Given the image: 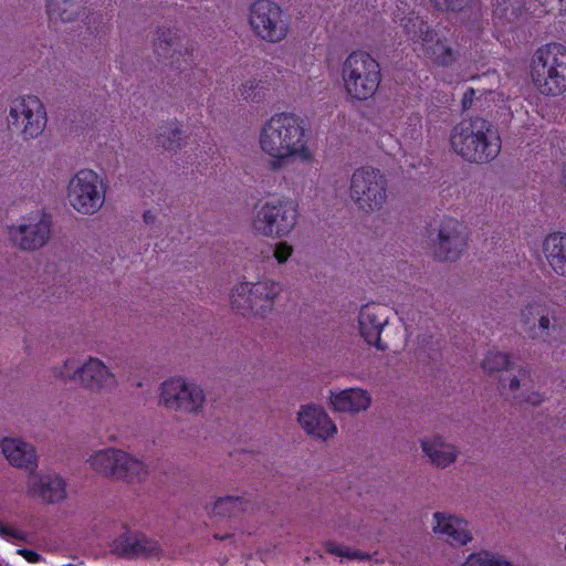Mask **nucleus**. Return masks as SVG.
Masks as SVG:
<instances>
[{"label":"nucleus","instance_id":"f257e3e1","mask_svg":"<svg viewBox=\"0 0 566 566\" xmlns=\"http://www.w3.org/2000/svg\"><path fill=\"white\" fill-rule=\"evenodd\" d=\"M258 145L272 171L294 163L312 165L316 158L311 130L305 120L293 113H277L265 120L259 130Z\"/></svg>","mask_w":566,"mask_h":566},{"label":"nucleus","instance_id":"f03ea898","mask_svg":"<svg viewBox=\"0 0 566 566\" xmlns=\"http://www.w3.org/2000/svg\"><path fill=\"white\" fill-rule=\"evenodd\" d=\"M450 146L467 161L484 164L500 154L501 138L490 122L474 117L462 119L451 129Z\"/></svg>","mask_w":566,"mask_h":566},{"label":"nucleus","instance_id":"7ed1b4c3","mask_svg":"<svg viewBox=\"0 0 566 566\" xmlns=\"http://www.w3.org/2000/svg\"><path fill=\"white\" fill-rule=\"evenodd\" d=\"M50 373L60 381L76 384L95 395L111 394L119 386V379L111 366L92 355L83 359L76 356L66 357L52 366Z\"/></svg>","mask_w":566,"mask_h":566},{"label":"nucleus","instance_id":"20e7f679","mask_svg":"<svg viewBox=\"0 0 566 566\" xmlns=\"http://www.w3.org/2000/svg\"><path fill=\"white\" fill-rule=\"evenodd\" d=\"M300 218L298 202L283 195H273L254 205L251 231L262 238L282 239L296 228Z\"/></svg>","mask_w":566,"mask_h":566},{"label":"nucleus","instance_id":"39448f33","mask_svg":"<svg viewBox=\"0 0 566 566\" xmlns=\"http://www.w3.org/2000/svg\"><path fill=\"white\" fill-rule=\"evenodd\" d=\"M343 87L352 101H367L378 91L381 82L380 65L365 51L352 52L340 70Z\"/></svg>","mask_w":566,"mask_h":566},{"label":"nucleus","instance_id":"423d86ee","mask_svg":"<svg viewBox=\"0 0 566 566\" xmlns=\"http://www.w3.org/2000/svg\"><path fill=\"white\" fill-rule=\"evenodd\" d=\"M531 77L537 91L557 96L566 91V48L549 43L537 49L532 57Z\"/></svg>","mask_w":566,"mask_h":566},{"label":"nucleus","instance_id":"0eeeda50","mask_svg":"<svg viewBox=\"0 0 566 566\" xmlns=\"http://www.w3.org/2000/svg\"><path fill=\"white\" fill-rule=\"evenodd\" d=\"M282 292L283 284L270 277L256 282H241L232 287L230 304L243 315L266 317L273 312Z\"/></svg>","mask_w":566,"mask_h":566},{"label":"nucleus","instance_id":"6e6552de","mask_svg":"<svg viewBox=\"0 0 566 566\" xmlns=\"http://www.w3.org/2000/svg\"><path fill=\"white\" fill-rule=\"evenodd\" d=\"M402 28L409 39L418 45L419 55L428 63L448 67L457 61L458 52L420 17H406L402 20Z\"/></svg>","mask_w":566,"mask_h":566},{"label":"nucleus","instance_id":"1a4fd4ad","mask_svg":"<svg viewBox=\"0 0 566 566\" xmlns=\"http://www.w3.org/2000/svg\"><path fill=\"white\" fill-rule=\"evenodd\" d=\"M349 198L366 214L380 211L388 199L386 176L370 166L357 168L350 177Z\"/></svg>","mask_w":566,"mask_h":566},{"label":"nucleus","instance_id":"9d476101","mask_svg":"<svg viewBox=\"0 0 566 566\" xmlns=\"http://www.w3.org/2000/svg\"><path fill=\"white\" fill-rule=\"evenodd\" d=\"M206 405L203 389L181 377L163 381L158 389V406L180 415H199Z\"/></svg>","mask_w":566,"mask_h":566},{"label":"nucleus","instance_id":"9b49d317","mask_svg":"<svg viewBox=\"0 0 566 566\" xmlns=\"http://www.w3.org/2000/svg\"><path fill=\"white\" fill-rule=\"evenodd\" d=\"M105 184L92 169L77 171L67 184V201L81 214L91 216L99 211L105 203Z\"/></svg>","mask_w":566,"mask_h":566},{"label":"nucleus","instance_id":"f8f14e48","mask_svg":"<svg viewBox=\"0 0 566 566\" xmlns=\"http://www.w3.org/2000/svg\"><path fill=\"white\" fill-rule=\"evenodd\" d=\"M249 25L253 34L268 43L283 41L290 30V19L283 9L271 0H256L250 6Z\"/></svg>","mask_w":566,"mask_h":566},{"label":"nucleus","instance_id":"ddd939ff","mask_svg":"<svg viewBox=\"0 0 566 566\" xmlns=\"http://www.w3.org/2000/svg\"><path fill=\"white\" fill-rule=\"evenodd\" d=\"M8 125L18 132L24 140L39 137L48 123L46 109L34 95L13 98L9 106Z\"/></svg>","mask_w":566,"mask_h":566},{"label":"nucleus","instance_id":"4468645a","mask_svg":"<svg viewBox=\"0 0 566 566\" xmlns=\"http://www.w3.org/2000/svg\"><path fill=\"white\" fill-rule=\"evenodd\" d=\"M429 243L438 260L457 261L468 245L465 227L455 218L443 217L432 226Z\"/></svg>","mask_w":566,"mask_h":566},{"label":"nucleus","instance_id":"2eb2a0df","mask_svg":"<svg viewBox=\"0 0 566 566\" xmlns=\"http://www.w3.org/2000/svg\"><path fill=\"white\" fill-rule=\"evenodd\" d=\"M558 322L557 310L544 297H535L522 305L518 313L521 331L532 340H545Z\"/></svg>","mask_w":566,"mask_h":566},{"label":"nucleus","instance_id":"dca6fc26","mask_svg":"<svg viewBox=\"0 0 566 566\" xmlns=\"http://www.w3.org/2000/svg\"><path fill=\"white\" fill-rule=\"evenodd\" d=\"M10 239L19 249L34 251L45 245L51 234V219L38 209L23 216L9 229Z\"/></svg>","mask_w":566,"mask_h":566},{"label":"nucleus","instance_id":"f3484780","mask_svg":"<svg viewBox=\"0 0 566 566\" xmlns=\"http://www.w3.org/2000/svg\"><path fill=\"white\" fill-rule=\"evenodd\" d=\"M431 530L437 538L451 545L464 546L473 539L468 521L448 512L432 514Z\"/></svg>","mask_w":566,"mask_h":566},{"label":"nucleus","instance_id":"a211bd4d","mask_svg":"<svg viewBox=\"0 0 566 566\" xmlns=\"http://www.w3.org/2000/svg\"><path fill=\"white\" fill-rule=\"evenodd\" d=\"M358 332L364 340L379 350L387 349L380 335L389 322V311L381 305L366 304L358 313Z\"/></svg>","mask_w":566,"mask_h":566},{"label":"nucleus","instance_id":"6ab92c4d","mask_svg":"<svg viewBox=\"0 0 566 566\" xmlns=\"http://www.w3.org/2000/svg\"><path fill=\"white\" fill-rule=\"evenodd\" d=\"M328 405L334 412L356 416L371 407L373 396L361 387L332 389L328 394Z\"/></svg>","mask_w":566,"mask_h":566},{"label":"nucleus","instance_id":"aec40b11","mask_svg":"<svg viewBox=\"0 0 566 566\" xmlns=\"http://www.w3.org/2000/svg\"><path fill=\"white\" fill-rule=\"evenodd\" d=\"M420 449L429 464L436 469H447L454 464L460 455L458 446L440 434L423 437L419 441Z\"/></svg>","mask_w":566,"mask_h":566},{"label":"nucleus","instance_id":"412c9836","mask_svg":"<svg viewBox=\"0 0 566 566\" xmlns=\"http://www.w3.org/2000/svg\"><path fill=\"white\" fill-rule=\"evenodd\" d=\"M297 421L307 434L317 439L326 440L337 432L335 422L326 410L317 405L301 406Z\"/></svg>","mask_w":566,"mask_h":566},{"label":"nucleus","instance_id":"4be33fe9","mask_svg":"<svg viewBox=\"0 0 566 566\" xmlns=\"http://www.w3.org/2000/svg\"><path fill=\"white\" fill-rule=\"evenodd\" d=\"M113 549L127 558L156 557L160 553L157 541L135 532H125L118 536L113 543Z\"/></svg>","mask_w":566,"mask_h":566},{"label":"nucleus","instance_id":"5701e85b","mask_svg":"<svg viewBox=\"0 0 566 566\" xmlns=\"http://www.w3.org/2000/svg\"><path fill=\"white\" fill-rule=\"evenodd\" d=\"M1 452L8 462L19 469L33 473L38 467L35 448L17 437L3 438L0 442Z\"/></svg>","mask_w":566,"mask_h":566},{"label":"nucleus","instance_id":"b1692460","mask_svg":"<svg viewBox=\"0 0 566 566\" xmlns=\"http://www.w3.org/2000/svg\"><path fill=\"white\" fill-rule=\"evenodd\" d=\"M28 492L48 503H57L66 497L64 480L56 474H31L28 479Z\"/></svg>","mask_w":566,"mask_h":566},{"label":"nucleus","instance_id":"393cba45","mask_svg":"<svg viewBox=\"0 0 566 566\" xmlns=\"http://www.w3.org/2000/svg\"><path fill=\"white\" fill-rule=\"evenodd\" d=\"M154 52L158 59L174 65L181 56L189 54V48L182 39L171 30H158L154 41Z\"/></svg>","mask_w":566,"mask_h":566},{"label":"nucleus","instance_id":"a878e982","mask_svg":"<svg viewBox=\"0 0 566 566\" xmlns=\"http://www.w3.org/2000/svg\"><path fill=\"white\" fill-rule=\"evenodd\" d=\"M543 253L551 270L566 277V233H551L543 241Z\"/></svg>","mask_w":566,"mask_h":566},{"label":"nucleus","instance_id":"bb28decb","mask_svg":"<svg viewBox=\"0 0 566 566\" xmlns=\"http://www.w3.org/2000/svg\"><path fill=\"white\" fill-rule=\"evenodd\" d=\"M149 475V465L140 458L122 450L115 473V479L140 483Z\"/></svg>","mask_w":566,"mask_h":566},{"label":"nucleus","instance_id":"cd10ccee","mask_svg":"<svg viewBox=\"0 0 566 566\" xmlns=\"http://www.w3.org/2000/svg\"><path fill=\"white\" fill-rule=\"evenodd\" d=\"M507 373L499 377L497 388L503 396L516 401L532 382V373L530 368L523 366L516 369L510 368Z\"/></svg>","mask_w":566,"mask_h":566},{"label":"nucleus","instance_id":"c85d7f7f","mask_svg":"<svg viewBox=\"0 0 566 566\" xmlns=\"http://www.w3.org/2000/svg\"><path fill=\"white\" fill-rule=\"evenodd\" d=\"M46 12L53 23L73 22L85 14L84 0H48Z\"/></svg>","mask_w":566,"mask_h":566},{"label":"nucleus","instance_id":"c756f323","mask_svg":"<svg viewBox=\"0 0 566 566\" xmlns=\"http://www.w3.org/2000/svg\"><path fill=\"white\" fill-rule=\"evenodd\" d=\"M120 452L122 449L113 447L95 450L88 455L86 463L95 473L115 478Z\"/></svg>","mask_w":566,"mask_h":566},{"label":"nucleus","instance_id":"7c9ffc66","mask_svg":"<svg viewBox=\"0 0 566 566\" xmlns=\"http://www.w3.org/2000/svg\"><path fill=\"white\" fill-rule=\"evenodd\" d=\"M156 143L165 149L177 150L184 145V132L176 120L161 124L157 128Z\"/></svg>","mask_w":566,"mask_h":566},{"label":"nucleus","instance_id":"2f4dec72","mask_svg":"<svg viewBox=\"0 0 566 566\" xmlns=\"http://www.w3.org/2000/svg\"><path fill=\"white\" fill-rule=\"evenodd\" d=\"M511 365V356L499 350L489 352L481 361L483 373L489 377H496L497 379L501 375H504V371L510 370Z\"/></svg>","mask_w":566,"mask_h":566},{"label":"nucleus","instance_id":"473e14b6","mask_svg":"<svg viewBox=\"0 0 566 566\" xmlns=\"http://www.w3.org/2000/svg\"><path fill=\"white\" fill-rule=\"evenodd\" d=\"M238 93L245 102L260 103L265 98L266 88L261 80L250 77L240 84Z\"/></svg>","mask_w":566,"mask_h":566},{"label":"nucleus","instance_id":"72a5a7b5","mask_svg":"<svg viewBox=\"0 0 566 566\" xmlns=\"http://www.w3.org/2000/svg\"><path fill=\"white\" fill-rule=\"evenodd\" d=\"M463 566H514L502 555L490 551H480L468 556Z\"/></svg>","mask_w":566,"mask_h":566},{"label":"nucleus","instance_id":"f704fd0d","mask_svg":"<svg viewBox=\"0 0 566 566\" xmlns=\"http://www.w3.org/2000/svg\"><path fill=\"white\" fill-rule=\"evenodd\" d=\"M244 501L238 496H222L216 500L211 513L219 516H230L243 510Z\"/></svg>","mask_w":566,"mask_h":566},{"label":"nucleus","instance_id":"c9c22d12","mask_svg":"<svg viewBox=\"0 0 566 566\" xmlns=\"http://www.w3.org/2000/svg\"><path fill=\"white\" fill-rule=\"evenodd\" d=\"M293 247L286 241H280L273 247V256L279 264H284L293 254Z\"/></svg>","mask_w":566,"mask_h":566},{"label":"nucleus","instance_id":"e433bc0d","mask_svg":"<svg viewBox=\"0 0 566 566\" xmlns=\"http://www.w3.org/2000/svg\"><path fill=\"white\" fill-rule=\"evenodd\" d=\"M473 0H431L433 6L439 10L461 11L467 8Z\"/></svg>","mask_w":566,"mask_h":566},{"label":"nucleus","instance_id":"4c0bfd02","mask_svg":"<svg viewBox=\"0 0 566 566\" xmlns=\"http://www.w3.org/2000/svg\"><path fill=\"white\" fill-rule=\"evenodd\" d=\"M544 395L539 391L528 390V387L517 398L516 402H527L533 406H538L544 401Z\"/></svg>","mask_w":566,"mask_h":566},{"label":"nucleus","instance_id":"58836bf2","mask_svg":"<svg viewBox=\"0 0 566 566\" xmlns=\"http://www.w3.org/2000/svg\"><path fill=\"white\" fill-rule=\"evenodd\" d=\"M327 551L337 556H346L348 558L359 557L358 553H356V552L350 553L347 548H345L338 544H335V543L328 544Z\"/></svg>","mask_w":566,"mask_h":566},{"label":"nucleus","instance_id":"ea45409f","mask_svg":"<svg viewBox=\"0 0 566 566\" xmlns=\"http://www.w3.org/2000/svg\"><path fill=\"white\" fill-rule=\"evenodd\" d=\"M548 11H564L566 10V0H537Z\"/></svg>","mask_w":566,"mask_h":566},{"label":"nucleus","instance_id":"a19ab883","mask_svg":"<svg viewBox=\"0 0 566 566\" xmlns=\"http://www.w3.org/2000/svg\"><path fill=\"white\" fill-rule=\"evenodd\" d=\"M19 555H21L25 560H28L29 563H39L42 557L40 554H38L36 552L34 551H30V549H18L17 552Z\"/></svg>","mask_w":566,"mask_h":566},{"label":"nucleus","instance_id":"79ce46f5","mask_svg":"<svg viewBox=\"0 0 566 566\" xmlns=\"http://www.w3.org/2000/svg\"><path fill=\"white\" fill-rule=\"evenodd\" d=\"M475 95V90L470 87L468 88L464 94H463V98H462V104H463V107L464 108H468L472 105V101H473V97Z\"/></svg>","mask_w":566,"mask_h":566},{"label":"nucleus","instance_id":"37998d69","mask_svg":"<svg viewBox=\"0 0 566 566\" xmlns=\"http://www.w3.org/2000/svg\"><path fill=\"white\" fill-rule=\"evenodd\" d=\"M143 219H144L145 223H147V224H151V223H154V222H155V220H156V216H155V213H154V212H151V211H146V212L144 213V216H143Z\"/></svg>","mask_w":566,"mask_h":566},{"label":"nucleus","instance_id":"c03bdc74","mask_svg":"<svg viewBox=\"0 0 566 566\" xmlns=\"http://www.w3.org/2000/svg\"><path fill=\"white\" fill-rule=\"evenodd\" d=\"M0 532L7 536H12L15 538H21V536L15 531H9L7 527L2 526L0 527Z\"/></svg>","mask_w":566,"mask_h":566},{"label":"nucleus","instance_id":"a18cd8bd","mask_svg":"<svg viewBox=\"0 0 566 566\" xmlns=\"http://www.w3.org/2000/svg\"><path fill=\"white\" fill-rule=\"evenodd\" d=\"M562 184H563L564 188L566 189V164L563 167Z\"/></svg>","mask_w":566,"mask_h":566}]
</instances>
